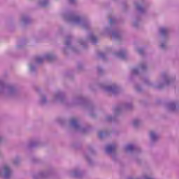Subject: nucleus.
<instances>
[{"label": "nucleus", "instance_id": "f257e3e1", "mask_svg": "<svg viewBox=\"0 0 179 179\" xmlns=\"http://www.w3.org/2000/svg\"><path fill=\"white\" fill-rule=\"evenodd\" d=\"M10 174H11V171H10L9 166H4L3 177L6 178H9V176H10Z\"/></svg>", "mask_w": 179, "mask_h": 179}, {"label": "nucleus", "instance_id": "20e7f679", "mask_svg": "<svg viewBox=\"0 0 179 179\" xmlns=\"http://www.w3.org/2000/svg\"><path fill=\"white\" fill-rule=\"evenodd\" d=\"M151 138L155 139L156 137V134L153 131H151L150 133Z\"/></svg>", "mask_w": 179, "mask_h": 179}, {"label": "nucleus", "instance_id": "0eeeda50", "mask_svg": "<svg viewBox=\"0 0 179 179\" xmlns=\"http://www.w3.org/2000/svg\"><path fill=\"white\" fill-rule=\"evenodd\" d=\"M92 39L94 42H95V41H96V38L95 36H92Z\"/></svg>", "mask_w": 179, "mask_h": 179}, {"label": "nucleus", "instance_id": "f03ea898", "mask_svg": "<svg viewBox=\"0 0 179 179\" xmlns=\"http://www.w3.org/2000/svg\"><path fill=\"white\" fill-rule=\"evenodd\" d=\"M115 150V145H108L106 150L108 152H112Z\"/></svg>", "mask_w": 179, "mask_h": 179}, {"label": "nucleus", "instance_id": "39448f33", "mask_svg": "<svg viewBox=\"0 0 179 179\" xmlns=\"http://www.w3.org/2000/svg\"><path fill=\"white\" fill-rule=\"evenodd\" d=\"M127 150L129 151H131V150H134V145H128L127 146Z\"/></svg>", "mask_w": 179, "mask_h": 179}, {"label": "nucleus", "instance_id": "423d86ee", "mask_svg": "<svg viewBox=\"0 0 179 179\" xmlns=\"http://www.w3.org/2000/svg\"><path fill=\"white\" fill-rule=\"evenodd\" d=\"M166 28H162L161 29V32H162V34H165V32H166Z\"/></svg>", "mask_w": 179, "mask_h": 179}, {"label": "nucleus", "instance_id": "6e6552de", "mask_svg": "<svg viewBox=\"0 0 179 179\" xmlns=\"http://www.w3.org/2000/svg\"><path fill=\"white\" fill-rule=\"evenodd\" d=\"M161 46H162V48H164V44L161 45Z\"/></svg>", "mask_w": 179, "mask_h": 179}, {"label": "nucleus", "instance_id": "7ed1b4c3", "mask_svg": "<svg viewBox=\"0 0 179 179\" xmlns=\"http://www.w3.org/2000/svg\"><path fill=\"white\" fill-rule=\"evenodd\" d=\"M78 122L76 120V119H72L71 120V124L73 125V126H76Z\"/></svg>", "mask_w": 179, "mask_h": 179}, {"label": "nucleus", "instance_id": "1a4fd4ad", "mask_svg": "<svg viewBox=\"0 0 179 179\" xmlns=\"http://www.w3.org/2000/svg\"><path fill=\"white\" fill-rule=\"evenodd\" d=\"M134 124H136V122H134Z\"/></svg>", "mask_w": 179, "mask_h": 179}, {"label": "nucleus", "instance_id": "9d476101", "mask_svg": "<svg viewBox=\"0 0 179 179\" xmlns=\"http://www.w3.org/2000/svg\"><path fill=\"white\" fill-rule=\"evenodd\" d=\"M148 179H151V178H148Z\"/></svg>", "mask_w": 179, "mask_h": 179}]
</instances>
